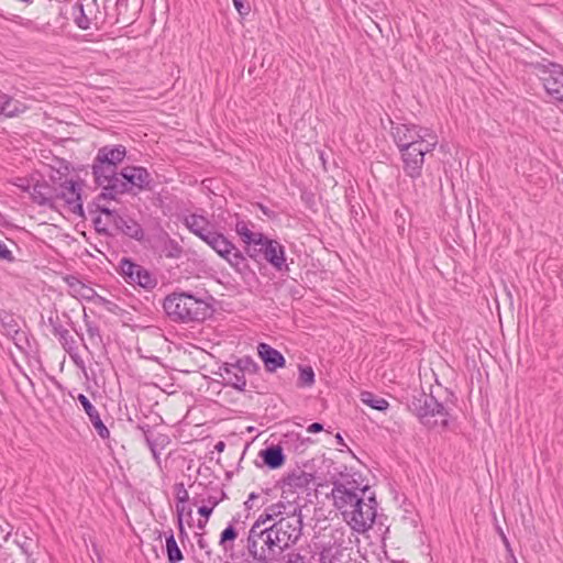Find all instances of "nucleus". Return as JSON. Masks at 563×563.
Returning <instances> with one entry per match:
<instances>
[{"label":"nucleus","instance_id":"1","mask_svg":"<svg viewBox=\"0 0 563 563\" xmlns=\"http://www.w3.org/2000/svg\"><path fill=\"white\" fill-rule=\"evenodd\" d=\"M302 517L276 520L264 527V519H256L249 531L247 550L260 562L276 560L285 550L295 545L302 536Z\"/></svg>","mask_w":563,"mask_h":563},{"label":"nucleus","instance_id":"2","mask_svg":"<svg viewBox=\"0 0 563 563\" xmlns=\"http://www.w3.org/2000/svg\"><path fill=\"white\" fill-rule=\"evenodd\" d=\"M407 407L429 429L445 430L449 427L450 413L432 395L421 389L412 390Z\"/></svg>","mask_w":563,"mask_h":563},{"label":"nucleus","instance_id":"3","mask_svg":"<svg viewBox=\"0 0 563 563\" xmlns=\"http://www.w3.org/2000/svg\"><path fill=\"white\" fill-rule=\"evenodd\" d=\"M166 314L178 322L202 321L209 314V305L187 292H173L163 302Z\"/></svg>","mask_w":563,"mask_h":563},{"label":"nucleus","instance_id":"4","mask_svg":"<svg viewBox=\"0 0 563 563\" xmlns=\"http://www.w3.org/2000/svg\"><path fill=\"white\" fill-rule=\"evenodd\" d=\"M331 495L334 507L343 515L365 495L367 487H361L360 483L351 475H341L333 483Z\"/></svg>","mask_w":563,"mask_h":563},{"label":"nucleus","instance_id":"5","mask_svg":"<svg viewBox=\"0 0 563 563\" xmlns=\"http://www.w3.org/2000/svg\"><path fill=\"white\" fill-rule=\"evenodd\" d=\"M377 503L374 496L365 498V495L360 497V501L352 506L342 515L344 521L352 528V530L364 533L369 530L376 518Z\"/></svg>","mask_w":563,"mask_h":563},{"label":"nucleus","instance_id":"6","mask_svg":"<svg viewBox=\"0 0 563 563\" xmlns=\"http://www.w3.org/2000/svg\"><path fill=\"white\" fill-rule=\"evenodd\" d=\"M391 135L398 148L437 141V135L428 128L413 123H398L391 126Z\"/></svg>","mask_w":563,"mask_h":563},{"label":"nucleus","instance_id":"7","mask_svg":"<svg viewBox=\"0 0 563 563\" xmlns=\"http://www.w3.org/2000/svg\"><path fill=\"white\" fill-rule=\"evenodd\" d=\"M258 365L251 357H242L234 363H224L220 367V376L227 385L244 391L246 386V375L256 374Z\"/></svg>","mask_w":563,"mask_h":563},{"label":"nucleus","instance_id":"8","mask_svg":"<svg viewBox=\"0 0 563 563\" xmlns=\"http://www.w3.org/2000/svg\"><path fill=\"white\" fill-rule=\"evenodd\" d=\"M438 140L428 143H419L408 147L398 148L401 154L402 168L407 176L412 179L419 178L422 174L426 154L432 152Z\"/></svg>","mask_w":563,"mask_h":563},{"label":"nucleus","instance_id":"9","mask_svg":"<svg viewBox=\"0 0 563 563\" xmlns=\"http://www.w3.org/2000/svg\"><path fill=\"white\" fill-rule=\"evenodd\" d=\"M302 506L300 505L298 497L292 494H283L282 498L269 506H267L263 514L257 519H264V527L267 522H275L276 520H288L291 518L302 517Z\"/></svg>","mask_w":563,"mask_h":563},{"label":"nucleus","instance_id":"10","mask_svg":"<svg viewBox=\"0 0 563 563\" xmlns=\"http://www.w3.org/2000/svg\"><path fill=\"white\" fill-rule=\"evenodd\" d=\"M219 256L225 260L238 273L249 268L242 252L222 233L217 232L207 243Z\"/></svg>","mask_w":563,"mask_h":563},{"label":"nucleus","instance_id":"11","mask_svg":"<svg viewBox=\"0 0 563 563\" xmlns=\"http://www.w3.org/2000/svg\"><path fill=\"white\" fill-rule=\"evenodd\" d=\"M119 267L123 279L130 285L140 286L147 290L155 288L157 285L156 277L150 271L130 258L123 257Z\"/></svg>","mask_w":563,"mask_h":563},{"label":"nucleus","instance_id":"12","mask_svg":"<svg viewBox=\"0 0 563 563\" xmlns=\"http://www.w3.org/2000/svg\"><path fill=\"white\" fill-rule=\"evenodd\" d=\"M251 258H256L260 254L277 271L287 268L284 246L276 240L263 236L261 244L255 247H245Z\"/></svg>","mask_w":563,"mask_h":563},{"label":"nucleus","instance_id":"13","mask_svg":"<svg viewBox=\"0 0 563 563\" xmlns=\"http://www.w3.org/2000/svg\"><path fill=\"white\" fill-rule=\"evenodd\" d=\"M151 180V175L144 167L126 166L121 170L119 184H114L117 195L128 192L134 187L144 189Z\"/></svg>","mask_w":563,"mask_h":563},{"label":"nucleus","instance_id":"14","mask_svg":"<svg viewBox=\"0 0 563 563\" xmlns=\"http://www.w3.org/2000/svg\"><path fill=\"white\" fill-rule=\"evenodd\" d=\"M117 169V166L108 163L98 162L97 159L93 162L92 174L96 183L103 188L104 197L114 198L117 195L114 184H119L121 177V172L118 173Z\"/></svg>","mask_w":563,"mask_h":563},{"label":"nucleus","instance_id":"15","mask_svg":"<svg viewBox=\"0 0 563 563\" xmlns=\"http://www.w3.org/2000/svg\"><path fill=\"white\" fill-rule=\"evenodd\" d=\"M539 77L549 95L563 102V67L550 63L539 69Z\"/></svg>","mask_w":563,"mask_h":563},{"label":"nucleus","instance_id":"16","mask_svg":"<svg viewBox=\"0 0 563 563\" xmlns=\"http://www.w3.org/2000/svg\"><path fill=\"white\" fill-rule=\"evenodd\" d=\"M100 211L107 216L114 224L117 230H119L124 235L139 242L144 239L145 232L136 220L129 216L120 214L118 211L111 210L109 208H101Z\"/></svg>","mask_w":563,"mask_h":563},{"label":"nucleus","instance_id":"17","mask_svg":"<svg viewBox=\"0 0 563 563\" xmlns=\"http://www.w3.org/2000/svg\"><path fill=\"white\" fill-rule=\"evenodd\" d=\"M55 198L64 201L68 211L74 214L84 216V208L80 197V186L73 180H65L59 185Z\"/></svg>","mask_w":563,"mask_h":563},{"label":"nucleus","instance_id":"18","mask_svg":"<svg viewBox=\"0 0 563 563\" xmlns=\"http://www.w3.org/2000/svg\"><path fill=\"white\" fill-rule=\"evenodd\" d=\"M78 401L82 406L85 412L89 417L90 422L92 423L93 428L96 429L98 435L101 439H108L110 437V432L108 428L102 422L100 415L98 410L95 408V406L90 402V400L84 395L79 394L77 397Z\"/></svg>","mask_w":563,"mask_h":563},{"label":"nucleus","instance_id":"19","mask_svg":"<svg viewBox=\"0 0 563 563\" xmlns=\"http://www.w3.org/2000/svg\"><path fill=\"white\" fill-rule=\"evenodd\" d=\"M257 352L268 372H275L285 365V358L282 353L269 344L260 343Z\"/></svg>","mask_w":563,"mask_h":563},{"label":"nucleus","instance_id":"20","mask_svg":"<svg viewBox=\"0 0 563 563\" xmlns=\"http://www.w3.org/2000/svg\"><path fill=\"white\" fill-rule=\"evenodd\" d=\"M313 476L310 473L305 471H299L289 474L284 481L283 494H287L289 492L294 495L292 489H303L307 488L312 482Z\"/></svg>","mask_w":563,"mask_h":563},{"label":"nucleus","instance_id":"21","mask_svg":"<svg viewBox=\"0 0 563 563\" xmlns=\"http://www.w3.org/2000/svg\"><path fill=\"white\" fill-rule=\"evenodd\" d=\"M126 150L123 145H117L114 147L103 146L101 147L95 159L102 163L117 166L124 159Z\"/></svg>","mask_w":563,"mask_h":563},{"label":"nucleus","instance_id":"22","mask_svg":"<svg viewBox=\"0 0 563 563\" xmlns=\"http://www.w3.org/2000/svg\"><path fill=\"white\" fill-rule=\"evenodd\" d=\"M258 456L271 470L279 468L285 463V455L283 449L279 445H271L261 450Z\"/></svg>","mask_w":563,"mask_h":563},{"label":"nucleus","instance_id":"23","mask_svg":"<svg viewBox=\"0 0 563 563\" xmlns=\"http://www.w3.org/2000/svg\"><path fill=\"white\" fill-rule=\"evenodd\" d=\"M27 110V106L16 99L0 92V114L8 118L18 117Z\"/></svg>","mask_w":563,"mask_h":563},{"label":"nucleus","instance_id":"24","mask_svg":"<svg viewBox=\"0 0 563 563\" xmlns=\"http://www.w3.org/2000/svg\"><path fill=\"white\" fill-rule=\"evenodd\" d=\"M49 323L53 327V334L58 338L63 347L71 353L77 349V342L75 338L70 334V332L64 328L58 321H54L53 318H49Z\"/></svg>","mask_w":563,"mask_h":563},{"label":"nucleus","instance_id":"25","mask_svg":"<svg viewBox=\"0 0 563 563\" xmlns=\"http://www.w3.org/2000/svg\"><path fill=\"white\" fill-rule=\"evenodd\" d=\"M235 232L245 243L246 247H255L261 244L264 236L261 232H253L250 230L249 224L245 221H238L235 224Z\"/></svg>","mask_w":563,"mask_h":563},{"label":"nucleus","instance_id":"26","mask_svg":"<svg viewBox=\"0 0 563 563\" xmlns=\"http://www.w3.org/2000/svg\"><path fill=\"white\" fill-rule=\"evenodd\" d=\"M162 249L161 252L167 258H179L183 254L181 245L167 233H164L161 238Z\"/></svg>","mask_w":563,"mask_h":563},{"label":"nucleus","instance_id":"27","mask_svg":"<svg viewBox=\"0 0 563 563\" xmlns=\"http://www.w3.org/2000/svg\"><path fill=\"white\" fill-rule=\"evenodd\" d=\"M31 197L34 202L46 206L51 205V188L46 183H36L31 190Z\"/></svg>","mask_w":563,"mask_h":563},{"label":"nucleus","instance_id":"28","mask_svg":"<svg viewBox=\"0 0 563 563\" xmlns=\"http://www.w3.org/2000/svg\"><path fill=\"white\" fill-rule=\"evenodd\" d=\"M360 398L363 404L378 411H386L389 407V404L385 398L371 391H362Z\"/></svg>","mask_w":563,"mask_h":563},{"label":"nucleus","instance_id":"29","mask_svg":"<svg viewBox=\"0 0 563 563\" xmlns=\"http://www.w3.org/2000/svg\"><path fill=\"white\" fill-rule=\"evenodd\" d=\"M166 554L169 563H179L184 559L173 531L166 537Z\"/></svg>","mask_w":563,"mask_h":563},{"label":"nucleus","instance_id":"30","mask_svg":"<svg viewBox=\"0 0 563 563\" xmlns=\"http://www.w3.org/2000/svg\"><path fill=\"white\" fill-rule=\"evenodd\" d=\"M15 536V543L21 549L22 553L30 558L37 548V541L32 536H26L25 533H16Z\"/></svg>","mask_w":563,"mask_h":563},{"label":"nucleus","instance_id":"31","mask_svg":"<svg viewBox=\"0 0 563 563\" xmlns=\"http://www.w3.org/2000/svg\"><path fill=\"white\" fill-rule=\"evenodd\" d=\"M197 547L201 551V553L196 556L197 562L209 563L211 561L212 549L203 534H197Z\"/></svg>","mask_w":563,"mask_h":563},{"label":"nucleus","instance_id":"32","mask_svg":"<svg viewBox=\"0 0 563 563\" xmlns=\"http://www.w3.org/2000/svg\"><path fill=\"white\" fill-rule=\"evenodd\" d=\"M238 537V531L233 525H229L220 534L219 545L224 551L233 548V541Z\"/></svg>","mask_w":563,"mask_h":563},{"label":"nucleus","instance_id":"33","mask_svg":"<svg viewBox=\"0 0 563 563\" xmlns=\"http://www.w3.org/2000/svg\"><path fill=\"white\" fill-rule=\"evenodd\" d=\"M208 223H209V220L207 218H205L203 216L195 214V213L185 218L186 227L194 234H196L197 232L202 230V228H205Z\"/></svg>","mask_w":563,"mask_h":563},{"label":"nucleus","instance_id":"34","mask_svg":"<svg viewBox=\"0 0 563 563\" xmlns=\"http://www.w3.org/2000/svg\"><path fill=\"white\" fill-rule=\"evenodd\" d=\"M129 9V0H117L115 2V11H117V23L129 24L132 20V16L128 14Z\"/></svg>","mask_w":563,"mask_h":563},{"label":"nucleus","instance_id":"35","mask_svg":"<svg viewBox=\"0 0 563 563\" xmlns=\"http://www.w3.org/2000/svg\"><path fill=\"white\" fill-rule=\"evenodd\" d=\"M71 296L90 301L98 295L92 287L80 282V284L75 287V292Z\"/></svg>","mask_w":563,"mask_h":563},{"label":"nucleus","instance_id":"36","mask_svg":"<svg viewBox=\"0 0 563 563\" xmlns=\"http://www.w3.org/2000/svg\"><path fill=\"white\" fill-rule=\"evenodd\" d=\"M74 11V20L77 26L81 30H88L90 27V19L85 14L82 4H76Z\"/></svg>","mask_w":563,"mask_h":563},{"label":"nucleus","instance_id":"37","mask_svg":"<svg viewBox=\"0 0 563 563\" xmlns=\"http://www.w3.org/2000/svg\"><path fill=\"white\" fill-rule=\"evenodd\" d=\"M2 325L5 329V335L15 340V336L20 334V329L18 323L11 316H5L1 319Z\"/></svg>","mask_w":563,"mask_h":563},{"label":"nucleus","instance_id":"38","mask_svg":"<svg viewBox=\"0 0 563 563\" xmlns=\"http://www.w3.org/2000/svg\"><path fill=\"white\" fill-rule=\"evenodd\" d=\"M314 382V372L310 366L300 367L298 383L301 386H311Z\"/></svg>","mask_w":563,"mask_h":563},{"label":"nucleus","instance_id":"39","mask_svg":"<svg viewBox=\"0 0 563 563\" xmlns=\"http://www.w3.org/2000/svg\"><path fill=\"white\" fill-rule=\"evenodd\" d=\"M87 334L92 343L99 344L102 343V338L100 334V329L97 324L91 321L86 320Z\"/></svg>","mask_w":563,"mask_h":563},{"label":"nucleus","instance_id":"40","mask_svg":"<svg viewBox=\"0 0 563 563\" xmlns=\"http://www.w3.org/2000/svg\"><path fill=\"white\" fill-rule=\"evenodd\" d=\"M280 563H306V561L300 553L292 551L285 554Z\"/></svg>","mask_w":563,"mask_h":563},{"label":"nucleus","instance_id":"41","mask_svg":"<svg viewBox=\"0 0 563 563\" xmlns=\"http://www.w3.org/2000/svg\"><path fill=\"white\" fill-rule=\"evenodd\" d=\"M217 232L213 231V227L209 222L202 230L197 232L195 235L200 238L203 242L208 243V241L211 239L212 235H214Z\"/></svg>","mask_w":563,"mask_h":563},{"label":"nucleus","instance_id":"42","mask_svg":"<svg viewBox=\"0 0 563 563\" xmlns=\"http://www.w3.org/2000/svg\"><path fill=\"white\" fill-rule=\"evenodd\" d=\"M0 260L12 263L14 261V256L12 252L9 250L7 243L0 241Z\"/></svg>","mask_w":563,"mask_h":563},{"label":"nucleus","instance_id":"43","mask_svg":"<svg viewBox=\"0 0 563 563\" xmlns=\"http://www.w3.org/2000/svg\"><path fill=\"white\" fill-rule=\"evenodd\" d=\"M176 497L177 503H187L189 499V494L183 483L176 485Z\"/></svg>","mask_w":563,"mask_h":563},{"label":"nucleus","instance_id":"44","mask_svg":"<svg viewBox=\"0 0 563 563\" xmlns=\"http://www.w3.org/2000/svg\"><path fill=\"white\" fill-rule=\"evenodd\" d=\"M64 280H65V283L67 284V286H68V288H69V294H70V295H73V294L75 292V287H76L77 285H79V284H80V282H81L79 278H77V277H75V276H71V275L66 276V277L64 278Z\"/></svg>","mask_w":563,"mask_h":563},{"label":"nucleus","instance_id":"45","mask_svg":"<svg viewBox=\"0 0 563 563\" xmlns=\"http://www.w3.org/2000/svg\"><path fill=\"white\" fill-rule=\"evenodd\" d=\"M176 511L178 519L184 517V515H191V509L187 507L186 503H177L176 505Z\"/></svg>","mask_w":563,"mask_h":563},{"label":"nucleus","instance_id":"46","mask_svg":"<svg viewBox=\"0 0 563 563\" xmlns=\"http://www.w3.org/2000/svg\"><path fill=\"white\" fill-rule=\"evenodd\" d=\"M234 7L241 15L247 14L250 11L249 5H244L243 0H233Z\"/></svg>","mask_w":563,"mask_h":563},{"label":"nucleus","instance_id":"47","mask_svg":"<svg viewBox=\"0 0 563 563\" xmlns=\"http://www.w3.org/2000/svg\"><path fill=\"white\" fill-rule=\"evenodd\" d=\"M212 511H213L212 507H209L207 505H202L201 507L198 508L199 515L205 517V519H207V520L211 516Z\"/></svg>","mask_w":563,"mask_h":563},{"label":"nucleus","instance_id":"48","mask_svg":"<svg viewBox=\"0 0 563 563\" xmlns=\"http://www.w3.org/2000/svg\"><path fill=\"white\" fill-rule=\"evenodd\" d=\"M222 497H218V496H209L207 499H203V501H206L209 506V507H212V509H214V507L221 501Z\"/></svg>","mask_w":563,"mask_h":563},{"label":"nucleus","instance_id":"49","mask_svg":"<svg viewBox=\"0 0 563 563\" xmlns=\"http://www.w3.org/2000/svg\"><path fill=\"white\" fill-rule=\"evenodd\" d=\"M322 429H323V426H322L321 423H319V422H313V423H311V424L308 427L307 431H308V432H311V433H316V432H320Z\"/></svg>","mask_w":563,"mask_h":563},{"label":"nucleus","instance_id":"50","mask_svg":"<svg viewBox=\"0 0 563 563\" xmlns=\"http://www.w3.org/2000/svg\"><path fill=\"white\" fill-rule=\"evenodd\" d=\"M7 529H8V530H7V531H4V530L2 529V527L0 526V538H1V539H3V540H7V539H8V537L10 536V533H11V527H10L8 523H7Z\"/></svg>","mask_w":563,"mask_h":563},{"label":"nucleus","instance_id":"51","mask_svg":"<svg viewBox=\"0 0 563 563\" xmlns=\"http://www.w3.org/2000/svg\"><path fill=\"white\" fill-rule=\"evenodd\" d=\"M178 528H179V534H180V537H181V536H186V532H185V529H184V523H183V519H181V518H179V520H178Z\"/></svg>","mask_w":563,"mask_h":563},{"label":"nucleus","instance_id":"52","mask_svg":"<svg viewBox=\"0 0 563 563\" xmlns=\"http://www.w3.org/2000/svg\"><path fill=\"white\" fill-rule=\"evenodd\" d=\"M208 520L207 519H203V520H199L198 521V528L199 529H203L207 525Z\"/></svg>","mask_w":563,"mask_h":563},{"label":"nucleus","instance_id":"53","mask_svg":"<svg viewBox=\"0 0 563 563\" xmlns=\"http://www.w3.org/2000/svg\"><path fill=\"white\" fill-rule=\"evenodd\" d=\"M147 443H148V445H150V448H151V450H152V452H153L154 456H155V457H157V454H156V451H155L154 444H153L148 439H147Z\"/></svg>","mask_w":563,"mask_h":563},{"label":"nucleus","instance_id":"54","mask_svg":"<svg viewBox=\"0 0 563 563\" xmlns=\"http://www.w3.org/2000/svg\"><path fill=\"white\" fill-rule=\"evenodd\" d=\"M224 446H225V445H224V443H223V442H218V443L216 444V449H217L218 451H222V450L224 449Z\"/></svg>","mask_w":563,"mask_h":563},{"label":"nucleus","instance_id":"55","mask_svg":"<svg viewBox=\"0 0 563 563\" xmlns=\"http://www.w3.org/2000/svg\"><path fill=\"white\" fill-rule=\"evenodd\" d=\"M335 438H336V440H338V443L343 444V438L341 437V434H340V433H338V434L335 435Z\"/></svg>","mask_w":563,"mask_h":563},{"label":"nucleus","instance_id":"56","mask_svg":"<svg viewBox=\"0 0 563 563\" xmlns=\"http://www.w3.org/2000/svg\"><path fill=\"white\" fill-rule=\"evenodd\" d=\"M256 498V495L254 493H251L250 496H249V501H251L252 499Z\"/></svg>","mask_w":563,"mask_h":563}]
</instances>
